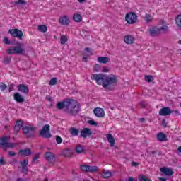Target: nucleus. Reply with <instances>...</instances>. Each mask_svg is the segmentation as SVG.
Listing matches in <instances>:
<instances>
[{
	"instance_id": "nucleus-1",
	"label": "nucleus",
	"mask_w": 181,
	"mask_h": 181,
	"mask_svg": "<svg viewBox=\"0 0 181 181\" xmlns=\"http://www.w3.org/2000/svg\"><path fill=\"white\" fill-rule=\"evenodd\" d=\"M90 78L95 80L97 84L103 86V88L109 90L110 91L114 90V87H115L117 83H118L117 76L114 74L108 75L105 78L104 74H95L90 75Z\"/></svg>"
},
{
	"instance_id": "nucleus-2",
	"label": "nucleus",
	"mask_w": 181,
	"mask_h": 181,
	"mask_svg": "<svg viewBox=\"0 0 181 181\" xmlns=\"http://www.w3.org/2000/svg\"><path fill=\"white\" fill-rule=\"evenodd\" d=\"M57 110H63L69 115L76 116L80 111V104L78 102L73 99H66L62 102H59L57 104Z\"/></svg>"
},
{
	"instance_id": "nucleus-3",
	"label": "nucleus",
	"mask_w": 181,
	"mask_h": 181,
	"mask_svg": "<svg viewBox=\"0 0 181 181\" xmlns=\"http://www.w3.org/2000/svg\"><path fill=\"white\" fill-rule=\"evenodd\" d=\"M11 138L8 136H5L0 138V149L1 148L3 150V152H7L8 148H11V149H13L18 144L16 143H11L9 140Z\"/></svg>"
},
{
	"instance_id": "nucleus-4",
	"label": "nucleus",
	"mask_w": 181,
	"mask_h": 181,
	"mask_svg": "<svg viewBox=\"0 0 181 181\" xmlns=\"http://www.w3.org/2000/svg\"><path fill=\"white\" fill-rule=\"evenodd\" d=\"M23 134L27 138H35L36 136V127H24L22 128Z\"/></svg>"
},
{
	"instance_id": "nucleus-5",
	"label": "nucleus",
	"mask_w": 181,
	"mask_h": 181,
	"mask_svg": "<svg viewBox=\"0 0 181 181\" xmlns=\"http://www.w3.org/2000/svg\"><path fill=\"white\" fill-rule=\"evenodd\" d=\"M40 136H42V138H45L46 139L52 138V134H50V125L47 124L42 127V129L40 131Z\"/></svg>"
},
{
	"instance_id": "nucleus-6",
	"label": "nucleus",
	"mask_w": 181,
	"mask_h": 181,
	"mask_svg": "<svg viewBox=\"0 0 181 181\" xmlns=\"http://www.w3.org/2000/svg\"><path fill=\"white\" fill-rule=\"evenodd\" d=\"M125 21L129 25H134L136 23V21H138V16L135 13L130 12L126 14Z\"/></svg>"
},
{
	"instance_id": "nucleus-7",
	"label": "nucleus",
	"mask_w": 181,
	"mask_h": 181,
	"mask_svg": "<svg viewBox=\"0 0 181 181\" xmlns=\"http://www.w3.org/2000/svg\"><path fill=\"white\" fill-rule=\"evenodd\" d=\"M8 33L11 35L13 37H17V39L20 40H22V37H23V32L18 28L10 29Z\"/></svg>"
},
{
	"instance_id": "nucleus-8",
	"label": "nucleus",
	"mask_w": 181,
	"mask_h": 181,
	"mask_svg": "<svg viewBox=\"0 0 181 181\" xmlns=\"http://www.w3.org/2000/svg\"><path fill=\"white\" fill-rule=\"evenodd\" d=\"M45 158L51 165H54V163L56 162V156L50 151H47L45 153Z\"/></svg>"
},
{
	"instance_id": "nucleus-9",
	"label": "nucleus",
	"mask_w": 181,
	"mask_h": 181,
	"mask_svg": "<svg viewBox=\"0 0 181 181\" xmlns=\"http://www.w3.org/2000/svg\"><path fill=\"white\" fill-rule=\"evenodd\" d=\"M20 164L21 165V172L22 173H25V175H28V172H29V168H28V165H29V160L25 159L23 161H20Z\"/></svg>"
},
{
	"instance_id": "nucleus-10",
	"label": "nucleus",
	"mask_w": 181,
	"mask_h": 181,
	"mask_svg": "<svg viewBox=\"0 0 181 181\" xmlns=\"http://www.w3.org/2000/svg\"><path fill=\"white\" fill-rule=\"evenodd\" d=\"M91 135H93V131L90 128L85 127L81 131V138H87Z\"/></svg>"
},
{
	"instance_id": "nucleus-11",
	"label": "nucleus",
	"mask_w": 181,
	"mask_h": 181,
	"mask_svg": "<svg viewBox=\"0 0 181 181\" xmlns=\"http://www.w3.org/2000/svg\"><path fill=\"white\" fill-rule=\"evenodd\" d=\"M160 172L163 173V175H165V176H172L175 172H173V170L172 168H169L168 167H163L160 168Z\"/></svg>"
},
{
	"instance_id": "nucleus-12",
	"label": "nucleus",
	"mask_w": 181,
	"mask_h": 181,
	"mask_svg": "<svg viewBox=\"0 0 181 181\" xmlns=\"http://www.w3.org/2000/svg\"><path fill=\"white\" fill-rule=\"evenodd\" d=\"M172 114V110L169 107H165L160 110L159 115L161 117H166L167 115H170Z\"/></svg>"
},
{
	"instance_id": "nucleus-13",
	"label": "nucleus",
	"mask_w": 181,
	"mask_h": 181,
	"mask_svg": "<svg viewBox=\"0 0 181 181\" xmlns=\"http://www.w3.org/2000/svg\"><path fill=\"white\" fill-rule=\"evenodd\" d=\"M59 22L60 25H63V26H69L70 23V19L69 16H64L59 18Z\"/></svg>"
},
{
	"instance_id": "nucleus-14",
	"label": "nucleus",
	"mask_w": 181,
	"mask_h": 181,
	"mask_svg": "<svg viewBox=\"0 0 181 181\" xmlns=\"http://www.w3.org/2000/svg\"><path fill=\"white\" fill-rule=\"evenodd\" d=\"M94 115L95 117H98V118H103L105 113L104 112V110L103 108L96 107L93 110Z\"/></svg>"
},
{
	"instance_id": "nucleus-15",
	"label": "nucleus",
	"mask_w": 181,
	"mask_h": 181,
	"mask_svg": "<svg viewBox=\"0 0 181 181\" xmlns=\"http://www.w3.org/2000/svg\"><path fill=\"white\" fill-rule=\"evenodd\" d=\"M156 138L159 142H166V141H168V136H166L163 132H159L157 134Z\"/></svg>"
},
{
	"instance_id": "nucleus-16",
	"label": "nucleus",
	"mask_w": 181,
	"mask_h": 181,
	"mask_svg": "<svg viewBox=\"0 0 181 181\" xmlns=\"http://www.w3.org/2000/svg\"><path fill=\"white\" fill-rule=\"evenodd\" d=\"M149 33L151 36L155 37V36H159L160 35V29L157 27H153V28L149 30Z\"/></svg>"
},
{
	"instance_id": "nucleus-17",
	"label": "nucleus",
	"mask_w": 181,
	"mask_h": 181,
	"mask_svg": "<svg viewBox=\"0 0 181 181\" xmlns=\"http://www.w3.org/2000/svg\"><path fill=\"white\" fill-rule=\"evenodd\" d=\"M14 100L18 103H25V98H23V96H22V95L18 92H16L14 93Z\"/></svg>"
},
{
	"instance_id": "nucleus-18",
	"label": "nucleus",
	"mask_w": 181,
	"mask_h": 181,
	"mask_svg": "<svg viewBox=\"0 0 181 181\" xmlns=\"http://www.w3.org/2000/svg\"><path fill=\"white\" fill-rule=\"evenodd\" d=\"M17 88L18 91L23 93V94H28V93H29V88H28L26 85L19 84Z\"/></svg>"
},
{
	"instance_id": "nucleus-19",
	"label": "nucleus",
	"mask_w": 181,
	"mask_h": 181,
	"mask_svg": "<svg viewBox=\"0 0 181 181\" xmlns=\"http://www.w3.org/2000/svg\"><path fill=\"white\" fill-rule=\"evenodd\" d=\"M14 53L15 54H21L22 56L25 55V49L22 48L21 45L14 47Z\"/></svg>"
},
{
	"instance_id": "nucleus-20",
	"label": "nucleus",
	"mask_w": 181,
	"mask_h": 181,
	"mask_svg": "<svg viewBox=\"0 0 181 181\" xmlns=\"http://www.w3.org/2000/svg\"><path fill=\"white\" fill-rule=\"evenodd\" d=\"M124 42L127 45H132L135 42V39L132 35L124 37Z\"/></svg>"
},
{
	"instance_id": "nucleus-21",
	"label": "nucleus",
	"mask_w": 181,
	"mask_h": 181,
	"mask_svg": "<svg viewBox=\"0 0 181 181\" xmlns=\"http://www.w3.org/2000/svg\"><path fill=\"white\" fill-rule=\"evenodd\" d=\"M107 138L110 146H114V145H115V139H114V136H112V134H107Z\"/></svg>"
},
{
	"instance_id": "nucleus-22",
	"label": "nucleus",
	"mask_w": 181,
	"mask_h": 181,
	"mask_svg": "<svg viewBox=\"0 0 181 181\" xmlns=\"http://www.w3.org/2000/svg\"><path fill=\"white\" fill-rule=\"evenodd\" d=\"M69 132L72 136H78L80 133V130L78 129H76L75 127H71L69 129Z\"/></svg>"
},
{
	"instance_id": "nucleus-23",
	"label": "nucleus",
	"mask_w": 181,
	"mask_h": 181,
	"mask_svg": "<svg viewBox=\"0 0 181 181\" xmlns=\"http://www.w3.org/2000/svg\"><path fill=\"white\" fill-rule=\"evenodd\" d=\"M63 156H65V158H70L72 156L73 153L71 152V150L66 148L62 151Z\"/></svg>"
},
{
	"instance_id": "nucleus-24",
	"label": "nucleus",
	"mask_w": 181,
	"mask_h": 181,
	"mask_svg": "<svg viewBox=\"0 0 181 181\" xmlns=\"http://www.w3.org/2000/svg\"><path fill=\"white\" fill-rule=\"evenodd\" d=\"M98 62H99V63H103V64H107V63L110 62V58L107 57H100L98 58Z\"/></svg>"
},
{
	"instance_id": "nucleus-25",
	"label": "nucleus",
	"mask_w": 181,
	"mask_h": 181,
	"mask_svg": "<svg viewBox=\"0 0 181 181\" xmlns=\"http://www.w3.org/2000/svg\"><path fill=\"white\" fill-rule=\"evenodd\" d=\"M19 152L23 156H29V155H30V153H32V151H30V148L21 149V150H20Z\"/></svg>"
},
{
	"instance_id": "nucleus-26",
	"label": "nucleus",
	"mask_w": 181,
	"mask_h": 181,
	"mask_svg": "<svg viewBox=\"0 0 181 181\" xmlns=\"http://www.w3.org/2000/svg\"><path fill=\"white\" fill-rule=\"evenodd\" d=\"M111 176H112V173H111L108 170H103V177L104 179H108V178L111 177Z\"/></svg>"
},
{
	"instance_id": "nucleus-27",
	"label": "nucleus",
	"mask_w": 181,
	"mask_h": 181,
	"mask_svg": "<svg viewBox=\"0 0 181 181\" xmlns=\"http://www.w3.org/2000/svg\"><path fill=\"white\" fill-rule=\"evenodd\" d=\"M175 23H176L178 29H180V30L181 31V14H179L175 18Z\"/></svg>"
},
{
	"instance_id": "nucleus-28",
	"label": "nucleus",
	"mask_w": 181,
	"mask_h": 181,
	"mask_svg": "<svg viewBox=\"0 0 181 181\" xmlns=\"http://www.w3.org/2000/svg\"><path fill=\"white\" fill-rule=\"evenodd\" d=\"M88 172H89L90 173H94L95 172H98V167L88 165Z\"/></svg>"
},
{
	"instance_id": "nucleus-29",
	"label": "nucleus",
	"mask_w": 181,
	"mask_h": 181,
	"mask_svg": "<svg viewBox=\"0 0 181 181\" xmlns=\"http://www.w3.org/2000/svg\"><path fill=\"white\" fill-rule=\"evenodd\" d=\"M73 19L75 22H81V21L83 20V17L81 16V15L76 13L74 15Z\"/></svg>"
},
{
	"instance_id": "nucleus-30",
	"label": "nucleus",
	"mask_w": 181,
	"mask_h": 181,
	"mask_svg": "<svg viewBox=\"0 0 181 181\" xmlns=\"http://www.w3.org/2000/svg\"><path fill=\"white\" fill-rule=\"evenodd\" d=\"M160 29V32L162 33H168L169 32V27L166 25H163L161 28H158Z\"/></svg>"
},
{
	"instance_id": "nucleus-31",
	"label": "nucleus",
	"mask_w": 181,
	"mask_h": 181,
	"mask_svg": "<svg viewBox=\"0 0 181 181\" xmlns=\"http://www.w3.org/2000/svg\"><path fill=\"white\" fill-rule=\"evenodd\" d=\"M144 19L147 23H150L153 21V17L151 14H146Z\"/></svg>"
},
{
	"instance_id": "nucleus-32",
	"label": "nucleus",
	"mask_w": 181,
	"mask_h": 181,
	"mask_svg": "<svg viewBox=\"0 0 181 181\" xmlns=\"http://www.w3.org/2000/svg\"><path fill=\"white\" fill-rule=\"evenodd\" d=\"M76 153H83V152H84V148H83V146L81 145L76 146Z\"/></svg>"
},
{
	"instance_id": "nucleus-33",
	"label": "nucleus",
	"mask_w": 181,
	"mask_h": 181,
	"mask_svg": "<svg viewBox=\"0 0 181 181\" xmlns=\"http://www.w3.org/2000/svg\"><path fill=\"white\" fill-rule=\"evenodd\" d=\"M67 36L66 35H62L60 38L61 45H66L67 43Z\"/></svg>"
},
{
	"instance_id": "nucleus-34",
	"label": "nucleus",
	"mask_w": 181,
	"mask_h": 181,
	"mask_svg": "<svg viewBox=\"0 0 181 181\" xmlns=\"http://www.w3.org/2000/svg\"><path fill=\"white\" fill-rule=\"evenodd\" d=\"M38 30L45 33L47 32V27L46 25H38Z\"/></svg>"
},
{
	"instance_id": "nucleus-35",
	"label": "nucleus",
	"mask_w": 181,
	"mask_h": 181,
	"mask_svg": "<svg viewBox=\"0 0 181 181\" xmlns=\"http://www.w3.org/2000/svg\"><path fill=\"white\" fill-rule=\"evenodd\" d=\"M79 169H80L82 172L88 173V165H81L79 167Z\"/></svg>"
},
{
	"instance_id": "nucleus-36",
	"label": "nucleus",
	"mask_w": 181,
	"mask_h": 181,
	"mask_svg": "<svg viewBox=\"0 0 181 181\" xmlns=\"http://www.w3.org/2000/svg\"><path fill=\"white\" fill-rule=\"evenodd\" d=\"M8 54H15V48L14 47H9L7 49Z\"/></svg>"
},
{
	"instance_id": "nucleus-37",
	"label": "nucleus",
	"mask_w": 181,
	"mask_h": 181,
	"mask_svg": "<svg viewBox=\"0 0 181 181\" xmlns=\"http://www.w3.org/2000/svg\"><path fill=\"white\" fill-rule=\"evenodd\" d=\"M145 79L147 83H152V81H153V76H152V75H148L145 77Z\"/></svg>"
},
{
	"instance_id": "nucleus-38",
	"label": "nucleus",
	"mask_w": 181,
	"mask_h": 181,
	"mask_svg": "<svg viewBox=\"0 0 181 181\" xmlns=\"http://www.w3.org/2000/svg\"><path fill=\"white\" fill-rule=\"evenodd\" d=\"M139 180L140 181H152V180L148 179V177H146V176L145 175H140Z\"/></svg>"
},
{
	"instance_id": "nucleus-39",
	"label": "nucleus",
	"mask_w": 181,
	"mask_h": 181,
	"mask_svg": "<svg viewBox=\"0 0 181 181\" xmlns=\"http://www.w3.org/2000/svg\"><path fill=\"white\" fill-rule=\"evenodd\" d=\"M57 83V78H53L49 81V85L50 86H56Z\"/></svg>"
},
{
	"instance_id": "nucleus-40",
	"label": "nucleus",
	"mask_w": 181,
	"mask_h": 181,
	"mask_svg": "<svg viewBox=\"0 0 181 181\" xmlns=\"http://www.w3.org/2000/svg\"><path fill=\"white\" fill-rule=\"evenodd\" d=\"M16 5H26V1L25 0H18L15 1Z\"/></svg>"
},
{
	"instance_id": "nucleus-41",
	"label": "nucleus",
	"mask_w": 181,
	"mask_h": 181,
	"mask_svg": "<svg viewBox=\"0 0 181 181\" xmlns=\"http://www.w3.org/2000/svg\"><path fill=\"white\" fill-rule=\"evenodd\" d=\"M4 64H9L11 63V57H4Z\"/></svg>"
},
{
	"instance_id": "nucleus-42",
	"label": "nucleus",
	"mask_w": 181,
	"mask_h": 181,
	"mask_svg": "<svg viewBox=\"0 0 181 181\" xmlns=\"http://www.w3.org/2000/svg\"><path fill=\"white\" fill-rule=\"evenodd\" d=\"M7 87H8V86H6V84H5L4 83H0V90L1 91H4V90H6Z\"/></svg>"
},
{
	"instance_id": "nucleus-43",
	"label": "nucleus",
	"mask_w": 181,
	"mask_h": 181,
	"mask_svg": "<svg viewBox=\"0 0 181 181\" xmlns=\"http://www.w3.org/2000/svg\"><path fill=\"white\" fill-rule=\"evenodd\" d=\"M16 126L18 127V128H22L23 126V123L22 122V120H18L16 123Z\"/></svg>"
},
{
	"instance_id": "nucleus-44",
	"label": "nucleus",
	"mask_w": 181,
	"mask_h": 181,
	"mask_svg": "<svg viewBox=\"0 0 181 181\" xmlns=\"http://www.w3.org/2000/svg\"><path fill=\"white\" fill-rule=\"evenodd\" d=\"M88 124H89V125H93L94 127H97L98 125V124L94 120L88 121Z\"/></svg>"
},
{
	"instance_id": "nucleus-45",
	"label": "nucleus",
	"mask_w": 181,
	"mask_h": 181,
	"mask_svg": "<svg viewBox=\"0 0 181 181\" xmlns=\"http://www.w3.org/2000/svg\"><path fill=\"white\" fill-rule=\"evenodd\" d=\"M21 131V128L16 125L14 126V134L18 135V132Z\"/></svg>"
},
{
	"instance_id": "nucleus-46",
	"label": "nucleus",
	"mask_w": 181,
	"mask_h": 181,
	"mask_svg": "<svg viewBox=\"0 0 181 181\" xmlns=\"http://www.w3.org/2000/svg\"><path fill=\"white\" fill-rule=\"evenodd\" d=\"M3 42L5 43V45H11V42L9 41V39L7 37H5L4 38Z\"/></svg>"
},
{
	"instance_id": "nucleus-47",
	"label": "nucleus",
	"mask_w": 181,
	"mask_h": 181,
	"mask_svg": "<svg viewBox=\"0 0 181 181\" xmlns=\"http://www.w3.org/2000/svg\"><path fill=\"white\" fill-rule=\"evenodd\" d=\"M56 141H57V144H62L63 142V139H62V137L57 136L56 138Z\"/></svg>"
},
{
	"instance_id": "nucleus-48",
	"label": "nucleus",
	"mask_w": 181,
	"mask_h": 181,
	"mask_svg": "<svg viewBox=\"0 0 181 181\" xmlns=\"http://www.w3.org/2000/svg\"><path fill=\"white\" fill-rule=\"evenodd\" d=\"M0 165H6V162L5 161V159L4 158V157H1L0 158Z\"/></svg>"
},
{
	"instance_id": "nucleus-49",
	"label": "nucleus",
	"mask_w": 181,
	"mask_h": 181,
	"mask_svg": "<svg viewBox=\"0 0 181 181\" xmlns=\"http://www.w3.org/2000/svg\"><path fill=\"white\" fill-rule=\"evenodd\" d=\"M141 108H145L146 105H148V103H146L145 101H142L140 103Z\"/></svg>"
},
{
	"instance_id": "nucleus-50",
	"label": "nucleus",
	"mask_w": 181,
	"mask_h": 181,
	"mask_svg": "<svg viewBox=\"0 0 181 181\" xmlns=\"http://www.w3.org/2000/svg\"><path fill=\"white\" fill-rule=\"evenodd\" d=\"M94 70H95L96 72L100 71V65H99V64H95V65L94 66Z\"/></svg>"
},
{
	"instance_id": "nucleus-51",
	"label": "nucleus",
	"mask_w": 181,
	"mask_h": 181,
	"mask_svg": "<svg viewBox=\"0 0 181 181\" xmlns=\"http://www.w3.org/2000/svg\"><path fill=\"white\" fill-rule=\"evenodd\" d=\"M37 159H39V154H36L33 158V160L32 162H36V160H37Z\"/></svg>"
},
{
	"instance_id": "nucleus-52",
	"label": "nucleus",
	"mask_w": 181,
	"mask_h": 181,
	"mask_svg": "<svg viewBox=\"0 0 181 181\" xmlns=\"http://www.w3.org/2000/svg\"><path fill=\"white\" fill-rule=\"evenodd\" d=\"M102 71L103 73H108V71H110V69L107 66H105L103 67Z\"/></svg>"
},
{
	"instance_id": "nucleus-53",
	"label": "nucleus",
	"mask_w": 181,
	"mask_h": 181,
	"mask_svg": "<svg viewBox=\"0 0 181 181\" xmlns=\"http://www.w3.org/2000/svg\"><path fill=\"white\" fill-rule=\"evenodd\" d=\"M139 165H140L139 163H136V162H134V161L132 162V166L136 167V166H139Z\"/></svg>"
},
{
	"instance_id": "nucleus-54",
	"label": "nucleus",
	"mask_w": 181,
	"mask_h": 181,
	"mask_svg": "<svg viewBox=\"0 0 181 181\" xmlns=\"http://www.w3.org/2000/svg\"><path fill=\"white\" fill-rule=\"evenodd\" d=\"M8 155L9 156H16V153H15L14 151H9Z\"/></svg>"
},
{
	"instance_id": "nucleus-55",
	"label": "nucleus",
	"mask_w": 181,
	"mask_h": 181,
	"mask_svg": "<svg viewBox=\"0 0 181 181\" xmlns=\"http://www.w3.org/2000/svg\"><path fill=\"white\" fill-rule=\"evenodd\" d=\"M85 52H88V53H90V54H93V53H91V50L90 49V48H86Z\"/></svg>"
},
{
	"instance_id": "nucleus-56",
	"label": "nucleus",
	"mask_w": 181,
	"mask_h": 181,
	"mask_svg": "<svg viewBox=\"0 0 181 181\" xmlns=\"http://www.w3.org/2000/svg\"><path fill=\"white\" fill-rule=\"evenodd\" d=\"M158 180H160V181H167L168 180L166 178H164V177H158Z\"/></svg>"
},
{
	"instance_id": "nucleus-57",
	"label": "nucleus",
	"mask_w": 181,
	"mask_h": 181,
	"mask_svg": "<svg viewBox=\"0 0 181 181\" xmlns=\"http://www.w3.org/2000/svg\"><path fill=\"white\" fill-rule=\"evenodd\" d=\"M163 127L164 128H166V120H165V119H163Z\"/></svg>"
},
{
	"instance_id": "nucleus-58",
	"label": "nucleus",
	"mask_w": 181,
	"mask_h": 181,
	"mask_svg": "<svg viewBox=\"0 0 181 181\" xmlns=\"http://www.w3.org/2000/svg\"><path fill=\"white\" fill-rule=\"evenodd\" d=\"M46 100L47 101H52V98L50 96H47Z\"/></svg>"
},
{
	"instance_id": "nucleus-59",
	"label": "nucleus",
	"mask_w": 181,
	"mask_h": 181,
	"mask_svg": "<svg viewBox=\"0 0 181 181\" xmlns=\"http://www.w3.org/2000/svg\"><path fill=\"white\" fill-rule=\"evenodd\" d=\"M9 91H13V86H12V85L10 86Z\"/></svg>"
},
{
	"instance_id": "nucleus-60",
	"label": "nucleus",
	"mask_w": 181,
	"mask_h": 181,
	"mask_svg": "<svg viewBox=\"0 0 181 181\" xmlns=\"http://www.w3.org/2000/svg\"><path fill=\"white\" fill-rule=\"evenodd\" d=\"M16 181H26V180L22 178H17Z\"/></svg>"
},
{
	"instance_id": "nucleus-61",
	"label": "nucleus",
	"mask_w": 181,
	"mask_h": 181,
	"mask_svg": "<svg viewBox=\"0 0 181 181\" xmlns=\"http://www.w3.org/2000/svg\"><path fill=\"white\" fill-rule=\"evenodd\" d=\"M151 153L152 155H156V153H158V150L152 151Z\"/></svg>"
},
{
	"instance_id": "nucleus-62",
	"label": "nucleus",
	"mask_w": 181,
	"mask_h": 181,
	"mask_svg": "<svg viewBox=\"0 0 181 181\" xmlns=\"http://www.w3.org/2000/svg\"><path fill=\"white\" fill-rule=\"evenodd\" d=\"M87 59H88L87 57H83V62H87Z\"/></svg>"
},
{
	"instance_id": "nucleus-63",
	"label": "nucleus",
	"mask_w": 181,
	"mask_h": 181,
	"mask_svg": "<svg viewBox=\"0 0 181 181\" xmlns=\"http://www.w3.org/2000/svg\"><path fill=\"white\" fill-rule=\"evenodd\" d=\"M177 151L180 152V153H181V146L178 147Z\"/></svg>"
},
{
	"instance_id": "nucleus-64",
	"label": "nucleus",
	"mask_w": 181,
	"mask_h": 181,
	"mask_svg": "<svg viewBox=\"0 0 181 181\" xmlns=\"http://www.w3.org/2000/svg\"><path fill=\"white\" fill-rule=\"evenodd\" d=\"M129 181H134V178L132 177H129Z\"/></svg>"
}]
</instances>
